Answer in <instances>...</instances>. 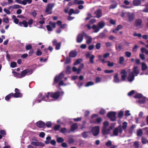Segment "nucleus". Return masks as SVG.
Here are the masks:
<instances>
[{"instance_id": "f257e3e1", "label": "nucleus", "mask_w": 148, "mask_h": 148, "mask_svg": "<svg viewBox=\"0 0 148 148\" xmlns=\"http://www.w3.org/2000/svg\"><path fill=\"white\" fill-rule=\"evenodd\" d=\"M54 5L55 4L53 3H50L47 5L45 12L47 14H52V9Z\"/></svg>"}, {"instance_id": "f03ea898", "label": "nucleus", "mask_w": 148, "mask_h": 148, "mask_svg": "<svg viewBox=\"0 0 148 148\" xmlns=\"http://www.w3.org/2000/svg\"><path fill=\"white\" fill-rule=\"evenodd\" d=\"M98 115L97 114H93L92 115L91 117V119L90 121V123H100L102 121V119L101 118L99 117L96 119V120H94L93 119L96 117H98Z\"/></svg>"}, {"instance_id": "7ed1b4c3", "label": "nucleus", "mask_w": 148, "mask_h": 148, "mask_svg": "<svg viewBox=\"0 0 148 148\" xmlns=\"http://www.w3.org/2000/svg\"><path fill=\"white\" fill-rule=\"evenodd\" d=\"M116 113L114 112H110L107 114V116L109 118L111 121H115L116 120Z\"/></svg>"}, {"instance_id": "20e7f679", "label": "nucleus", "mask_w": 148, "mask_h": 148, "mask_svg": "<svg viewBox=\"0 0 148 148\" xmlns=\"http://www.w3.org/2000/svg\"><path fill=\"white\" fill-rule=\"evenodd\" d=\"M86 36V33L84 31H82L81 33L78 34L77 36L76 39L77 43H80L83 40L84 36L85 37Z\"/></svg>"}, {"instance_id": "39448f33", "label": "nucleus", "mask_w": 148, "mask_h": 148, "mask_svg": "<svg viewBox=\"0 0 148 148\" xmlns=\"http://www.w3.org/2000/svg\"><path fill=\"white\" fill-rule=\"evenodd\" d=\"M100 131V127L99 126H96L93 127L91 130L92 135L94 136H96L98 135Z\"/></svg>"}, {"instance_id": "423d86ee", "label": "nucleus", "mask_w": 148, "mask_h": 148, "mask_svg": "<svg viewBox=\"0 0 148 148\" xmlns=\"http://www.w3.org/2000/svg\"><path fill=\"white\" fill-rule=\"evenodd\" d=\"M122 129L121 125H120L117 127L115 128L113 131V134L114 135L117 136L118 135L119 132L120 134L122 133Z\"/></svg>"}, {"instance_id": "0eeeda50", "label": "nucleus", "mask_w": 148, "mask_h": 148, "mask_svg": "<svg viewBox=\"0 0 148 148\" xmlns=\"http://www.w3.org/2000/svg\"><path fill=\"white\" fill-rule=\"evenodd\" d=\"M32 70L31 69H27L24 70L22 71L20 74V77L22 78L24 77L27 73H28V75H29L32 73Z\"/></svg>"}, {"instance_id": "6e6552de", "label": "nucleus", "mask_w": 148, "mask_h": 148, "mask_svg": "<svg viewBox=\"0 0 148 148\" xmlns=\"http://www.w3.org/2000/svg\"><path fill=\"white\" fill-rule=\"evenodd\" d=\"M112 129V127L111 126H110L108 128L106 127H103L101 132L104 135H107L110 133V131Z\"/></svg>"}, {"instance_id": "1a4fd4ad", "label": "nucleus", "mask_w": 148, "mask_h": 148, "mask_svg": "<svg viewBox=\"0 0 148 148\" xmlns=\"http://www.w3.org/2000/svg\"><path fill=\"white\" fill-rule=\"evenodd\" d=\"M15 93H13V97L15 98H21L23 96L22 94L20 92V90L18 88H16L15 89Z\"/></svg>"}, {"instance_id": "9d476101", "label": "nucleus", "mask_w": 148, "mask_h": 148, "mask_svg": "<svg viewBox=\"0 0 148 148\" xmlns=\"http://www.w3.org/2000/svg\"><path fill=\"white\" fill-rule=\"evenodd\" d=\"M127 17L128 19V21L131 22L133 21L135 19V15L134 13L128 12Z\"/></svg>"}, {"instance_id": "9b49d317", "label": "nucleus", "mask_w": 148, "mask_h": 148, "mask_svg": "<svg viewBox=\"0 0 148 148\" xmlns=\"http://www.w3.org/2000/svg\"><path fill=\"white\" fill-rule=\"evenodd\" d=\"M64 77V74L62 73H60L59 75L56 76L54 78V82L56 83L59 82Z\"/></svg>"}, {"instance_id": "f8f14e48", "label": "nucleus", "mask_w": 148, "mask_h": 148, "mask_svg": "<svg viewBox=\"0 0 148 148\" xmlns=\"http://www.w3.org/2000/svg\"><path fill=\"white\" fill-rule=\"evenodd\" d=\"M120 73L121 74V79L123 81H125L127 75V73L125 69L121 70Z\"/></svg>"}, {"instance_id": "ddd939ff", "label": "nucleus", "mask_w": 148, "mask_h": 148, "mask_svg": "<svg viewBox=\"0 0 148 148\" xmlns=\"http://www.w3.org/2000/svg\"><path fill=\"white\" fill-rule=\"evenodd\" d=\"M142 20L140 18L136 19L134 22V26L137 27H140L142 23Z\"/></svg>"}, {"instance_id": "4468645a", "label": "nucleus", "mask_w": 148, "mask_h": 148, "mask_svg": "<svg viewBox=\"0 0 148 148\" xmlns=\"http://www.w3.org/2000/svg\"><path fill=\"white\" fill-rule=\"evenodd\" d=\"M51 97L55 99H57L59 98L60 96V93L59 91H57L55 92H51Z\"/></svg>"}, {"instance_id": "2eb2a0df", "label": "nucleus", "mask_w": 148, "mask_h": 148, "mask_svg": "<svg viewBox=\"0 0 148 148\" xmlns=\"http://www.w3.org/2000/svg\"><path fill=\"white\" fill-rule=\"evenodd\" d=\"M96 14V17L97 18H100L102 16V11L101 9H99L95 12Z\"/></svg>"}, {"instance_id": "dca6fc26", "label": "nucleus", "mask_w": 148, "mask_h": 148, "mask_svg": "<svg viewBox=\"0 0 148 148\" xmlns=\"http://www.w3.org/2000/svg\"><path fill=\"white\" fill-rule=\"evenodd\" d=\"M36 124L37 127L40 128H42L45 126V123L42 121L37 122Z\"/></svg>"}, {"instance_id": "f3484780", "label": "nucleus", "mask_w": 148, "mask_h": 148, "mask_svg": "<svg viewBox=\"0 0 148 148\" xmlns=\"http://www.w3.org/2000/svg\"><path fill=\"white\" fill-rule=\"evenodd\" d=\"M133 71L131 72L133 74H135V76H137L139 73V71L137 66H134L133 67Z\"/></svg>"}, {"instance_id": "a211bd4d", "label": "nucleus", "mask_w": 148, "mask_h": 148, "mask_svg": "<svg viewBox=\"0 0 148 148\" xmlns=\"http://www.w3.org/2000/svg\"><path fill=\"white\" fill-rule=\"evenodd\" d=\"M134 75L132 73L130 72L128 75L127 79L128 81L131 82L133 81L134 78Z\"/></svg>"}, {"instance_id": "6ab92c4d", "label": "nucleus", "mask_w": 148, "mask_h": 148, "mask_svg": "<svg viewBox=\"0 0 148 148\" xmlns=\"http://www.w3.org/2000/svg\"><path fill=\"white\" fill-rule=\"evenodd\" d=\"M77 55V53L75 51H70L69 54V56L71 58H75Z\"/></svg>"}, {"instance_id": "aec40b11", "label": "nucleus", "mask_w": 148, "mask_h": 148, "mask_svg": "<svg viewBox=\"0 0 148 148\" xmlns=\"http://www.w3.org/2000/svg\"><path fill=\"white\" fill-rule=\"evenodd\" d=\"M141 3L140 0H134L132 1V4L134 6H138Z\"/></svg>"}, {"instance_id": "412c9836", "label": "nucleus", "mask_w": 148, "mask_h": 148, "mask_svg": "<svg viewBox=\"0 0 148 148\" xmlns=\"http://www.w3.org/2000/svg\"><path fill=\"white\" fill-rule=\"evenodd\" d=\"M85 38L86 40V42L89 45L91 43L92 39L90 36H88L86 34V36L85 37Z\"/></svg>"}, {"instance_id": "4be33fe9", "label": "nucleus", "mask_w": 148, "mask_h": 148, "mask_svg": "<svg viewBox=\"0 0 148 148\" xmlns=\"http://www.w3.org/2000/svg\"><path fill=\"white\" fill-rule=\"evenodd\" d=\"M90 133L89 132H84L82 133L81 135L84 138H86L88 137H89V134H90Z\"/></svg>"}, {"instance_id": "5701e85b", "label": "nucleus", "mask_w": 148, "mask_h": 148, "mask_svg": "<svg viewBox=\"0 0 148 148\" xmlns=\"http://www.w3.org/2000/svg\"><path fill=\"white\" fill-rule=\"evenodd\" d=\"M118 74L116 73L114 76V82L115 83H119V82L120 80L118 78Z\"/></svg>"}, {"instance_id": "b1692460", "label": "nucleus", "mask_w": 148, "mask_h": 148, "mask_svg": "<svg viewBox=\"0 0 148 148\" xmlns=\"http://www.w3.org/2000/svg\"><path fill=\"white\" fill-rule=\"evenodd\" d=\"M84 3V2L83 0H74L73 4H83Z\"/></svg>"}, {"instance_id": "393cba45", "label": "nucleus", "mask_w": 148, "mask_h": 148, "mask_svg": "<svg viewBox=\"0 0 148 148\" xmlns=\"http://www.w3.org/2000/svg\"><path fill=\"white\" fill-rule=\"evenodd\" d=\"M123 45L121 43H120L118 46H116L115 48L116 50L119 51H121V50L123 49Z\"/></svg>"}, {"instance_id": "a878e982", "label": "nucleus", "mask_w": 148, "mask_h": 148, "mask_svg": "<svg viewBox=\"0 0 148 148\" xmlns=\"http://www.w3.org/2000/svg\"><path fill=\"white\" fill-rule=\"evenodd\" d=\"M105 25V23L103 21L99 22L97 25V26L100 29L103 28Z\"/></svg>"}, {"instance_id": "bb28decb", "label": "nucleus", "mask_w": 148, "mask_h": 148, "mask_svg": "<svg viewBox=\"0 0 148 148\" xmlns=\"http://www.w3.org/2000/svg\"><path fill=\"white\" fill-rule=\"evenodd\" d=\"M78 127V125L76 123L73 124L71 127V130L72 131L77 129Z\"/></svg>"}, {"instance_id": "cd10ccee", "label": "nucleus", "mask_w": 148, "mask_h": 148, "mask_svg": "<svg viewBox=\"0 0 148 148\" xmlns=\"http://www.w3.org/2000/svg\"><path fill=\"white\" fill-rule=\"evenodd\" d=\"M141 70L143 71L146 70L147 68V66L145 63L142 62L141 63Z\"/></svg>"}, {"instance_id": "c85d7f7f", "label": "nucleus", "mask_w": 148, "mask_h": 148, "mask_svg": "<svg viewBox=\"0 0 148 148\" xmlns=\"http://www.w3.org/2000/svg\"><path fill=\"white\" fill-rule=\"evenodd\" d=\"M92 28L94 29V32L95 33H97L100 30V28L97 26L95 25H93L92 27Z\"/></svg>"}, {"instance_id": "c756f323", "label": "nucleus", "mask_w": 148, "mask_h": 148, "mask_svg": "<svg viewBox=\"0 0 148 148\" xmlns=\"http://www.w3.org/2000/svg\"><path fill=\"white\" fill-rule=\"evenodd\" d=\"M13 97V93H11L9 94L8 95H7L5 98V99L6 100L8 101L11 98Z\"/></svg>"}, {"instance_id": "7c9ffc66", "label": "nucleus", "mask_w": 148, "mask_h": 148, "mask_svg": "<svg viewBox=\"0 0 148 148\" xmlns=\"http://www.w3.org/2000/svg\"><path fill=\"white\" fill-rule=\"evenodd\" d=\"M51 139V137L50 136H48L46 138V140L45 141V143L46 144H48L50 143V140Z\"/></svg>"}, {"instance_id": "2f4dec72", "label": "nucleus", "mask_w": 148, "mask_h": 148, "mask_svg": "<svg viewBox=\"0 0 148 148\" xmlns=\"http://www.w3.org/2000/svg\"><path fill=\"white\" fill-rule=\"evenodd\" d=\"M23 5H26L27 3L30 4H31L32 2V0H23Z\"/></svg>"}, {"instance_id": "473e14b6", "label": "nucleus", "mask_w": 148, "mask_h": 148, "mask_svg": "<svg viewBox=\"0 0 148 148\" xmlns=\"http://www.w3.org/2000/svg\"><path fill=\"white\" fill-rule=\"evenodd\" d=\"M143 134V132L141 129L138 130L137 132V135L138 136H141Z\"/></svg>"}, {"instance_id": "72a5a7b5", "label": "nucleus", "mask_w": 148, "mask_h": 148, "mask_svg": "<svg viewBox=\"0 0 148 148\" xmlns=\"http://www.w3.org/2000/svg\"><path fill=\"white\" fill-rule=\"evenodd\" d=\"M56 140L58 143H61L64 141V139L61 137H59L57 138Z\"/></svg>"}, {"instance_id": "f704fd0d", "label": "nucleus", "mask_w": 148, "mask_h": 148, "mask_svg": "<svg viewBox=\"0 0 148 148\" xmlns=\"http://www.w3.org/2000/svg\"><path fill=\"white\" fill-rule=\"evenodd\" d=\"M140 50L142 53H144L146 55H148V50L145 48H141Z\"/></svg>"}, {"instance_id": "c9c22d12", "label": "nucleus", "mask_w": 148, "mask_h": 148, "mask_svg": "<svg viewBox=\"0 0 148 148\" xmlns=\"http://www.w3.org/2000/svg\"><path fill=\"white\" fill-rule=\"evenodd\" d=\"M77 11V12H75L74 9H73L71 8L70 10L68 12V14L69 15H71L73 14H78L79 13V12L78 11Z\"/></svg>"}, {"instance_id": "e433bc0d", "label": "nucleus", "mask_w": 148, "mask_h": 148, "mask_svg": "<svg viewBox=\"0 0 148 148\" xmlns=\"http://www.w3.org/2000/svg\"><path fill=\"white\" fill-rule=\"evenodd\" d=\"M82 59L81 58H79L77 59L74 63V65H76L78 64L82 61Z\"/></svg>"}, {"instance_id": "4c0bfd02", "label": "nucleus", "mask_w": 148, "mask_h": 148, "mask_svg": "<svg viewBox=\"0 0 148 148\" xmlns=\"http://www.w3.org/2000/svg\"><path fill=\"white\" fill-rule=\"evenodd\" d=\"M145 97H143L140 98L139 100V102L140 104H143L145 103Z\"/></svg>"}, {"instance_id": "58836bf2", "label": "nucleus", "mask_w": 148, "mask_h": 148, "mask_svg": "<svg viewBox=\"0 0 148 148\" xmlns=\"http://www.w3.org/2000/svg\"><path fill=\"white\" fill-rule=\"evenodd\" d=\"M61 42H58L57 43L56 45H55L56 46V50H59L60 49V47L61 46Z\"/></svg>"}, {"instance_id": "ea45409f", "label": "nucleus", "mask_w": 148, "mask_h": 148, "mask_svg": "<svg viewBox=\"0 0 148 148\" xmlns=\"http://www.w3.org/2000/svg\"><path fill=\"white\" fill-rule=\"evenodd\" d=\"M147 139L145 138H144L143 137H142L141 138V142L143 144H146L147 143Z\"/></svg>"}, {"instance_id": "a19ab883", "label": "nucleus", "mask_w": 148, "mask_h": 148, "mask_svg": "<svg viewBox=\"0 0 148 148\" xmlns=\"http://www.w3.org/2000/svg\"><path fill=\"white\" fill-rule=\"evenodd\" d=\"M71 67L69 66H67L66 68V73L68 74H69L71 73Z\"/></svg>"}, {"instance_id": "79ce46f5", "label": "nucleus", "mask_w": 148, "mask_h": 148, "mask_svg": "<svg viewBox=\"0 0 148 148\" xmlns=\"http://www.w3.org/2000/svg\"><path fill=\"white\" fill-rule=\"evenodd\" d=\"M71 59L70 58V57H67L66 58V61L65 62V64H68L70 63L71 61Z\"/></svg>"}, {"instance_id": "37998d69", "label": "nucleus", "mask_w": 148, "mask_h": 148, "mask_svg": "<svg viewBox=\"0 0 148 148\" xmlns=\"http://www.w3.org/2000/svg\"><path fill=\"white\" fill-rule=\"evenodd\" d=\"M143 97V95L141 94L138 93L136 94L134 96V97L135 98L140 99Z\"/></svg>"}, {"instance_id": "c03bdc74", "label": "nucleus", "mask_w": 148, "mask_h": 148, "mask_svg": "<svg viewBox=\"0 0 148 148\" xmlns=\"http://www.w3.org/2000/svg\"><path fill=\"white\" fill-rule=\"evenodd\" d=\"M12 73L15 77L21 78L20 73L15 71H13Z\"/></svg>"}, {"instance_id": "a18cd8bd", "label": "nucleus", "mask_w": 148, "mask_h": 148, "mask_svg": "<svg viewBox=\"0 0 148 148\" xmlns=\"http://www.w3.org/2000/svg\"><path fill=\"white\" fill-rule=\"evenodd\" d=\"M123 111H120L118 113V116L120 119H121L123 116Z\"/></svg>"}, {"instance_id": "49530a36", "label": "nucleus", "mask_w": 148, "mask_h": 148, "mask_svg": "<svg viewBox=\"0 0 148 148\" xmlns=\"http://www.w3.org/2000/svg\"><path fill=\"white\" fill-rule=\"evenodd\" d=\"M94 58L95 56L94 55H92V56L90 58V62L91 64H93L94 63Z\"/></svg>"}, {"instance_id": "de8ad7c7", "label": "nucleus", "mask_w": 148, "mask_h": 148, "mask_svg": "<svg viewBox=\"0 0 148 148\" xmlns=\"http://www.w3.org/2000/svg\"><path fill=\"white\" fill-rule=\"evenodd\" d=\"M20 8H22V7L18 4L13 5L12 7V8L13 9H18Z\"/></svg>"}, {"instance_id": "09e8293b", "label": "nucleus", "mask_w": 148, "mask_h": 148, "mask_svg": "<svg viewBox=\"0 0 148 148\" xmlns=\"http://www.w3.org/2000/svg\"><path fill=\"white\" fill-rule=\"evenodd\" d=\"M60 127V125H56L54 127V130L55 131H58Z\"/></svg>"}, {"instance_id": "8fccbe9b", "label": "nucleus", "mask_w": 148, "mask_h": 148, "mask_svg": "<svg viewBox=\"0 0 148 148\" xmlns=\"http://www.w3.org/2000/svg\"><path fill=\"white\" fill-rule=\"evenodd\" d=\"M127 123L126 122H123V123L122 128L124 130H125L126 129L127 127Z\"/></svg>"}, {"instance_id": "3c124183", "label": "nucleus", "mask_w": 148, "mask_h": 148, "mask_svg": "<svg viewBox=\"0 0 148 148\" xmlns=\"http://www.w3.org/2000/svg\"><path fill=\"white\" fill-rule=\"evenodd\" d=\"M142 6H145V8L142 10V11L145 12H148V6L147 5H143Z\"/></svg>"}, {"instance_id": "603ef678", "label": "nucleus", "mask_w": 148, "mask_h": 148, "mask_svg": "<svg viewBox=\"0 0 148 148\" xmlns=\"http://www.w3.org/2000/svg\"><path fill=\"white\" fill-rule=\"evenodd\" d=\"M74 141L72 138H69L68 140V143L69 144H71L74 143Z\"/></svg>"}, {"instance_id": "864d4df0", "label": "nucleus", "mask_w": 148, "mask_h": 148, "mask_svg": "<svg viewBox=\"0 0 148 148\" xmlns=\"http://www.w3.org/2000/svg\"><path fill=\"white\" fill-rule=\"evenodd\" d=\"M42 54V52L39 49H38L36 53V55L38 56H40Z\"/></svg>"}, {"instance_id": "5fc2aeb1", "label": "nucleus", "mask_w": 148, "mask_h": 148, "mask_svg": "<svg viewBox=\"0 0 148 148\" xmlns=\"http://www.w3.org/2000/svg\"><path fill=\"white\" fill-rule=\"evenodd\" d=\"M16 63L15 62H12L11 63L10 66L12 68H14L16 67Z\"/></svg>"}, {"instance_id": "6e6d98bb", "label": "nucleus", "mask_w": 148, "mask_h": 148, "mask_svg": "<svg viewBox=\"0 0 148 148\" xmlns=\"http://www.w3.org/2000/svg\"><path fill=\"white\" fill-rule=\"evenodd\" d=\"M124 60V58L123 57H121L119 59V63L121 64H123Z\"/></svg>"}, {"instance_id": "4d7b16f0", "label": "nucleus", "mask_w": 148, "mask_h": 148, "mask_svg": "<svg viewBox=\"0 0 148 148\" xmlns=\"http://www.w3.org/2000/svg\"><path fill=\"white\" fill-rule=\"evenodd\" d=\"M134 145L135 148H139V144L138 141H135L134 143Z\"/></svg>"}, {"instance_id": "13d9d810", "label": "nucleus", "mask_w": 148, "mask_h": 148, "mask_svg": "<svg viewBox=\"0 0 148 148\" xmlns=\"http://www.w3.org/2000/svg\"><path fill=\"white\" fill-rule=\"evenodd\" d=\"M60 131L61 133L64 134L67 132V129L65 127L63 128L60 129Z\"/></svg>"}, {"instance_id": "bf43d9fd", "label": "nucleus", "mask_w": 148, "mask_h": 148, "mask_svg": "<svg viewBox=\"0 0 148 148\" xmlns=\"http://www.w3.org/2000/svg\"><path fill=\"white\" fill-rule=\"evenodd\" d=\"M102 79L99 77H97L95 79V82L97 83H99L101 81Z\"/></svg>"}, {"instance_id": "052dcab7", "label": "nucleus", "mask_w": 148, "mask_h": 148, "mask_svg": "<svg viewBox=\"0 0 148 148\" xmlns=\"http://www.w3.org/2000/svg\"><path fill=\"white\" fill-rule=\"evenodd\" d=\"M107 62L108 63L107 66L109 67H112L114 64L113 62H111L110 61H107Z\"/></svg>"}, {"instance_id": "680f3d73", "label": "nucleus", "mask_w": 148, "mask_h": 148, "mask_svg": "<svg viewBox=\"0 0 148 148\" xmlns=\"http://www.w3.org/2000/svg\"><path fill=\"white\" fill-rule=\"evenodd\" d=\"M133 36H134L136 37L138 36L139 38H140L142 36V35L140 33L137 34L136 32H134L133 34Z\"/></svg>"}, {"instance_id": "e2e57ef3", "label": "nucleus", "mask_w": 148, "mask_h": 148, "mask_svg": "<svg viewBox=\"0 0 148 148\" xmlns=\"http://www.w3.org/2000/svg\"><path fill=\"white\" fill-rule=\"evenodd\" d=\"M104 72L105 73H113L114 71L112 70H105L104 71Z\"/></svg>"}, {"instance_id": "0e129e2a", "label": "nucleus", "mask_w": 148, "mask_h": 148, "mask_svg": "<svg viewBox=\"0 0 148 148\" xmlns=\"http://www.w3.org/2000/svg\"><path fill=\"white\" fill-rule=\"evenodd\" d=\"M45 125L48 127H50L52 125V123L51 121H48L46 122Z\"/></svg>"}, {"instance_id": "69168bd1", "label": "nucleus", "mask_w": 148, "mask_h": 148, "mask_svg": "<svg viewBox=\"0 0 148 148\" xmlns=\"http://www.w3.org/2000/svg\"><path fill=\"white\" fill-rule=\"evenodd\" d=\"M94 84V83L93 82H88L85 85V86L86 87H88L89 86H91L93 85Z\"/></svg>"}, {"instance_id": "338daca9", "label": "nucleus", "mask_w": 148, "mask_h": 148, "mask_svg": "<svg viewBox=\"0 0 148 148\" xmlns=\"http://www.w3.org/2000/svg\"><path fill=\"white\" fill-rule=\"evenodd\" d=\"M32 49V47L31 45H28L26 46L25 49L27 50H30Z\"/></svg>"}, {"instance_id": "774afa93", "label": "nucleus", "mask_w": 148, "mask_h": 148, "mask_svg": "<svg viewBox=\"0 0 148 148\" xmlns=\"http://www.w3.org/2000/svg\"><path fill=\"white\" fill-rule=\"evenodd\" d=\"M106 112V110L103 109H101L99 112V114L101 115L104 114Z\"/></svg>"}]
</instances>
